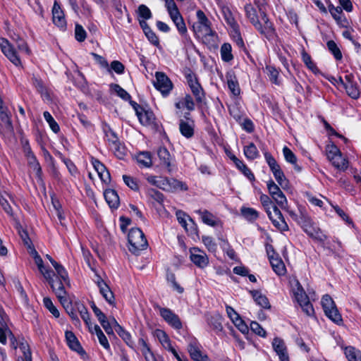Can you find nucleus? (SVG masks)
<instances>
[{
  "instance_id": "nucleus-1",
  "label": "nucleus",
  "mask_w": 361,
  "mask_h": 361,
  "mask_svg": "<svg viewBox=\"0 0 361 361\" xmlns=\"http://www.w3.org/2000/svg\"><path fill=\"white\" fill-rule=\"evenodd\" d=\"M15 45L7 39L0 38V48L4 56L16 66H21L22 62L20 53L30 56L31 51L27 42L19 36L12 38Z\"/></svg>"
},
{
  "instance_id": "nucleus-2",
  "label": "nucleus",
  "mask_w": 361,
  "mask_h": 361,
  "mask_svg": "<svg viewBox=\"0 0 361 361\" xmlns=\"http://www.w3.org/2000/svg\"><path fill=\"white\" fill-rule=\"evenodd\" d=\"M54 276L55 274L54 271H52L49 274V278L44 279L51 286V288L56 294L61 304L64 307H67L70 305V300L68 299L67 292L65 290L64 286L69 283V278L68 277V279L66 281L61 277H59L57 274L56 279H54Z\"/></svg>"
},
{
  "instance_id": "nucleus-3",
  "label": "nucleus",
  "mask_w": 361,
  "mask_h": 361,
  "mask_svg": "<svg viewBox=\"0 0 361 361\" xmlns=\"http://www.w3.org/2000/svg\"><path fill=\"white\" fill-rule=\"evenodd\" d=\"M128 240L129 250L135 255L147 248L148 243L143 232L138 228H131L128 233Z\"/></svg>"
},
{
  "instance_id": "nucleus-4",
  "label": "nucleus",
  "mask_w": 361,
  "mask_h": 361,
  "mask_svg": "<svg viewBox=\"0 0 361 361\" xmlns=\"http://www.w3.org/2000/svg\"><path fill=\"white\" fill-rule=\"evenodd\" d=\"M197 21L193 24L192 30L198 37L213 35L214 32L212 29V23L202 10L196 12Z\"/></svg>"
},
{
  "instance_id": "nucleus-5",
  "label": "nucleus",
  "mask_w": 361,
  "mask_h": 361,
  "mask_svg": "<svg viewBox=\"0 0 361 361\" xmlns=\"http://www.w3.org/2000/svg\"><path fill=\"white\" fill-rule=\"evenodd\" d=\"M310 236L322 240L323 235H321L319 229L313 226L312 219L305 209L299 208V216L296 221Z\"/></svg>"
},
{
  "instance_id": "nucleus-6",
  "label": "nucleus",
  "mask_w": 361,
  "mask_h": 361,
  "mask_svg": "<svg viewBox=\"0 0 361 361\" xmlns=\"http://www.w3.org/2000/svg\"><path fill=\"white\" fill-rule=\"evenodd\" d=\"M321 302L326 316L336 324L341 323V315L331 296L329 295H324Z\"/></svg>"
},
{
  "instance_id": "nucleus-7",
  "label": "nucleus",
  "mask_w": 361,
  "mask_h": 361,
  "mask_svg": "<svg viewBox=\"0 0 361 361\" xmlns=\"http://www.w3.org/2000/svg\"><path fill=\"white\" fill-rule=\"evenodd\" d=\"M187 342L188 351L194 361H210L208 356L202 352L201 345L195 338L188 337Z\"/></svg>"
},
{
  "instance_id": "nucleus-8",
  "label": "nucleus",
  "mask_w": 361,
  "mask_h": 361,
  "mask_svg": "<svg viewBox=\"0 0 361 361\" xmlns=\"http://www.w3.org/2000/svg\"><path fill=\"white\" fill-rule=\"evenodd\" d=\"M154 85L163 96H167L173 89V84L168 76L162 72H156Z\"/></svg>"
},
{
  "instance_id": "nucleus-9",
  "label": "nucleus",
  "mask_w": 361,
  "mask_h": 361,
  "mask_svg": "<svg viewBox=\"0 0 361 361\" xmlns=\"http://www.w3.org/2000/svg\"><path fill=\"white\" fill-rule=\"evenodd\" d=\"M186 79L187 83L196 102L197 103H202L205 99V94L196 76L194 74L190 73L187 75Z\"/></svg>"
},
{
  "instance_id": "nucleus-10",
  "label": "nucleus",
  "mask_w": 361,
  "mask_h": 361,
  "mask_svg": "<svg viewBox=\"0 0 361 361\" xmlns=\"http://www.w3.org/2000/svg\"><path fill=\"white\" fill-rule=\"evenodd\" d=\"M272 224L282 231H288V226L283 217L281 211L276 206L266 212Z\"/></svg>"
},
{
  "instance_id": "nucleus-11",
  "label": "nucleus",
  "mask_w": 361,
  "mask_h": 361,
  "mask_svg": "<svg viewBox=\"0 0 361 361\" xmlns=\"http://www.w3.org/2000/svg\"><path fill=\"white\" fill-rule=\"evenodd\" d=\"M190 260L198 267L204 268L209 264V258L207 254L198 247L190 250Z\"/></svg>"
},
{
  "instance_id": "nucleus-12",
  "label": "nucleus",
  "mask_w": 361,
  "mask_h": 361,
  "mask_svg": "<svg viewBox=\"0 0 361 361\" xmlns=\"http://www.w3.org/2000/svg\"><path fill=\"white\" fill-rule=\"evenodd\" d=\"M261 16L264 25L260 23V27L256 29L269 40L273 39L276 37V32L272 23L269 21L264 12H262Z\"/></svg>"
},
{
  "instance_id": "nucleus-13",
  "label": "nucleus",
  "mask_w": 361,
  "mask_h": 361,
  "mask_svg": "<svg viewBox=\"0 0 361 361\" xmlns=\"http://www.w3.org/2000/svg\"><path fill=\"white\" fill-rule=\"evenodd\" d=\"M0 127L6 132L13 130V123L11 120V113L7 106L0 105Z\"/></svg>"
},
{
  "instance_id": "nucleus-14",
  "label": "nucleus",
  "mask_w": 361,
  "mask_h": 361,
  "mask_svg": "<svg viewBox=\"0 0 361 361\" xmlns=\"http://www.w3.org/2000/svg\"><path fill=\"white\" fill-rule=\"evenodd\" d=\"M160 314L163 319L173 328L180 329L182 323L177 314L173 313L171 310L167 308H160Z\"/></svg>"
},
{
  "instance_id": "nucleus-15",
  "label": "nucleus",
  "mask_w": 361,
  "mask_h": 361,
  "mask_svg": "<svg viewBox=\"0 0 361 361\" xmlns=\"http://www.w3.org/2000/svg\"><path fill=\"white\" fill-rule=\"evenodd\" d=\"M226 81L231 94L233 97H238L240 94V87L233 71L230 70L226 72Z\"/></svg>"
},
{
  "instance_id": "nucleus-16",
  "label": "nucleus",
  "mask_w": 361,
  "mask_h": 361,
  "mask_svg": "<svg viewBox=\"0 0 361 361\" xmlns=\"http://www.w3.org/2000/svg\"><path fill=\"white\" fill-rule=\"evenodd\" d=\"M272 347L281 361H289L287 348L282 339L279 338H274L272 341Z\"/></svg>"
},
{
  "instance_id": "nucleus-17",
  "label": "nucleus",
  "mask_w": 361,
  "mask_h": 361,
  "mask_svg": "<svg viewBox=\"0 0 361 361\" xmlns=\"http://www.w3.org/2000/svg\"><path fill=\"white\" fill-rule=\"evenodd\" d=\"M52 16L53 22L56 26L61 28L66 27V22L64 13L61 10L60 5L56 1L54 2L53 6Z\"/></svg>"
},
{
  "instance_id": "nucleus-18",
  "label": "nucleus",
  "mask_w": 361,
  "mask_h": 361,
  "mask_svg": "<svg viewBox=\"0 0 361 361\" xmlns=\"http://www.w3.org/2000/svg\"><path fill=\"white\" fill-rule=\"evenodd\" d=\"M92 164L97 172L101 180L106 184H109L111 180V176L106 166L99 160L95 159L92 160Z\"/></svg>"
},
{
  "instance_id": "nucleus-19",
  "label": "nucleus",
  "mask_w": 361,
  "mask_h": 361,
  "mask_svg": "<svg viewBox=\"0 0 361 361\" xmlns=\"http://www.w3.org/2000/svg\"><path fill=\"white\" fill-rule=\"evenodd\" d=\"M179 130L183 136L189 139L194 135L195 124L193 121H184L181 119L179 122Z\"/></svg>"
},
{
  "instance_id": "nucleus-20",
  "label": "nucleus",
  "mask_w": 361,
  "mask_h": 361,
  "mask_svg": "<svg viewBox=\"0 0 361 361\" xmlns=\"http://www.w3.org/2000/svg\"><path fill=\"white\" fill-rule=\"evenodd\" d=\"M244 11L246 17L255 28L260 27V21L257 13L256 8L250 4H247L244 6Z\"/></svg>"
},
{
  "instance_id": "nucleus-21",
  "label": "nucleus",
  "mask_w": 361,
  "mask_h": 361,
  "mask_svg": "<svg viewBox=\"0 0 361 361\" xmlns=\"http://www.w3.org/2000/svg\"><path fill=\"white\" fill-rule=\"evenodd\" d=\"M66 340L69 348L79 354L85 353L78 338L72 331H66L65 333Z\"/></svg>"
},
{
  "instance_id": "nucleus-22",
  "label": "nucleus",
  "mask_w": 361,
  "mask_h": 361,
  "mask_svg": "<svg viewBox=\"0 0 361 361\" xmlns=\"http://www.w3.org/2000/svg\"><path fill=\"white\" fill-rule=\"evenodd\" d=\"M104 196L109 206L112 209H116L119 206V197L116 190L106 189L104 192Z\"/></svg>"
},
{
  "instance_id": "nucleus-23",
  "label": "nucleus",
  "mask_w": 361,
  "mask_h": 361,
  "mask_svg": "<svg viewBox=\"0 0 361 361\" xmlns=\"http://www.w3.org/2000/svg\"><path fill=\"white\" fill-rule=\"evenodd\" d=\"M208 324L212 328L216 333L221 332L223 330V317L221 314L216 312L207 319Z\"/></svg>"
},
{
  "instance_id": "nucleus-24",
  "label": "nucleus",
  "mask_w": 361,
  "mask_h": 361,
  "mask_svg": "<svg viewBox=\"0 0 361 361\" xmlns=\"http://www.w3.org/2000/svg\"><path fill=\"white\" fill-rule=\"evenodd\" d=\"M269 261L274 271L277 275L283 276L286 274V267L281 258L273 255L269 257Z\"/></svg>"
},
{
  "instance_id": "nucleus-25",
  "label": "nucleus",
  "mask_w": 361,
  "mask_h": 361,
  "mask_svg": "<svg viewBox=\"0 0 361 361\" xmlns=\"http://www.w3.org/2000/svg\"><path fill=\"white\" fill-rule=\"evenodd\" d=\"M221 13L226 23L232 28L234 32H237L239 27L231 9L228 6H224L221 7Z\"/></svg>"
},
{
  "instance_id": "nucleus-26",
  "label": "nucleus",
  "mask_w": 361,
  "mask_h": 361,
  "mask_svg": "<svg viewBox=\"0 0 361 361\" xmlns=\"http://www.w3.org/2000/svg\"><path fill=\"white\" fill-rule=\"evenodd\" d=\"M31 255L34 258L35 263L37 266L39 271L42 274L44 278H49V274L53 271L44 266L42 257L38 255L37 252L34 248L31 249Z\"/></svg>"
},
{
  "instance_id": "nucleus-27",
  "label": "nucleus",
  "mask_w": 361,
  "mask_h": 361,
  "mask_svg": "<svg viewBox=\"0 0 361 361\" xmlns=\"http://www.w3.org/2000/svg\"><path fill=\"white\" fill-rule=\"evenodd\" d=\"M170 18H171L172 21L175 24L178 32L187 37H188V30L185 25V23L183 20V18L180 13L173 14L170 16Z\"/></svg>"
},
{
  "instance_id": "nucleus-28",
  "label": "nucleus",
  "mask_w": 361,
  "mask_h": 361,
  "mask_svg": "<svg viewBox=\"0 0 361 361\" xmlns=\"http://www.w3.org/2000/svg\"><path fill=\"white\" fill-rule=\"evenodd\" d=\"M166 188H167V189H166L165 191L171 192H174L178 190L186 191L188 190V186L185 183L175 178H168Z\"/></svg>"
},
{
  "instance_id": "nucleus-29",
  "label": "nucleus",
  "mask_w": 361,
  "mask_h": 361,
  "mask_svg": "<svg viewBox=\"0 0 361 361\" xmlns=\"http://www.w3.org/2000/svg\"><path fill=\"white\" fill-rule=\"evenodd\" d=\"M98 286L99 288L100 293L104 298L110 305H114L115 298L113 292L110 290L109 287L102 281H98Z\"/></svg>"
},
{
  "instance_id": "nucleus-30",
  "label": "nucleus",
  "mask_w": 361,
  "mask_h": 361,
  "mask_svg": "<svg viewBox=\"0 0 361 361\" xmlns=\"http://www.w3.org/2000/svg\"><path fill=\"white\" fill-rule=\"evenodd\" d=\"M195 212L199 214L204 224L210 226L217 225L218 219L207 210H197Z\"/></svg>"
},
{
  "instance_id": "nucleus-31",
  "label": "nucleus",
  "mask_w": 361,
  "mask_h": 361,
  "mask_svg": "<svg viewBox=\"0 0 361 361\" xmlns=\"http://www.w3.org/2000/svg\"><path fill=\"white\" fill-rule=\"evenodd\" d=\"M140 122L144 126H149L154 123V115L151 111H147L143 108L136 114Z\"/></svg>"
},
{
  "instance_id": "nucleus-32",
  "label": "nucleus",
  "mask_w": 361,
  "mask_h": 361,
  "mask_svg": "<svg viewBox=\"0 0 361 361\" xmlns=\"http://www.w3.org/2000/svg\"><path fill=\"white\" fill-rule=\"evenodd\" d=\"M19 348L23 353V356L18 357V361H32L29 344L24 338L19 341Z\"/></svg>"
},
{
  "instance_id": "nucleus-33",
  "label": "nucleus",
  "mask_w": 361,
  "mask_h": 361,
  "mask_svg": "<svg viewBox=\"0 0 361 361\" xmlns=\"http://www.w3.org/2000/svg\"><path fill=\"white\" fill-rule=\"evenodd\" d=\"M233 162L234 163L236 168L240 171L245 176H246L250 180H255V176L251 170L244 164V162L237 157H233Z\"/></svg>"
},
{
  "instance_id": "nucleus-34",
  "label": "nucleus",
  "mask_w": 361,
  "mask_h": 361,
  "mask_svg": "<svg viewBox=\"0 0 361 361\" xmlns=\"http://www.w3.org/2000/svg\"><path fill=\"white\" fill-rule=\"evenodd\" d=\"M176 107L178 109L185 108L188 111L195 109V102L190 94H185L184 97L176 102Z\"/></svg>"
},
{
  "instance_id": "nucleus-35",
  "label": "nucleus",
  "mask_w": 361,
  "mask_h": 361,
  "mask_svg": "<svg viewBox=\"0 0 361 361\" xmlns=\"http://www.w3.org/2000/svg\"><path fill=\"white\" fill-rule=\"evenodd\" d=\"M251 295L255 302L263 308H269L270 304L267 298L259 290H250Z\"/></svg>"
},
{
  "instance_id": "nucleus-36",
  "label": "nucleus",
  "mask_w": 361,
  "mask_h": 361,
  "mask_svg": "<svg viewBox=\"0 0 361 361\" xmlns=\"http://www.w3.org/2000/svg\"><path fill=\"white\" fill-rule=\"evenodd\" d=\"M283 154L286 161L291 164L295 170L300 172L301 171V168L297 164V157L294 153L288 147L285 146L283 148Z\"/></svg>"
},
{
  "instance_id": "nucleus-37",
  "label": "nucleus",
  "mask_w": 361,
  "mask_h": 361,
  "mask_svg": "<svg viewBox=\"0 0 361 361\" xmlns=\"http://www.w3.org/2000/svg\"><path fill=\"white\" fill-rule=\"evenodd\" d=\"M9 200L13 202V197L7 193L4 195L0 193V204L3 209L10 216H13V211Z\"/></svg>"
},
{
  "instance_id": "nucleus-38",
  "label": "nucleus",
  "mask_w": 361,
  "mask_h": 361,
  "mask_svg": "<svg viewBox=\"0 0 361 361\" xmlns=\"http://www.w3.org/2000/svg\"><path fill=\"white\" fill-rule=\"evenodd\" d=\"M243 153L248 160H254L259 156V151L253 142L244 146Z\"/></svg>"
},
{
  "instance_id": "nucleus-39",
  "label": "nucleus",
  "mask_w": 361,
  "mask_h": 361,
  "mask_svg": "<svg viewBox=\"0 0 361 361\" xmlns=\"http://www.w3.org/2000/svg\"><path fill=\"white\" fill-rule=\"evenodd\" d=\"M157 153L161 164L165 166L168 169V171H170L171 157L168 149L166 147H160Z\"/></svg>"
},
{
  "instance_id": "nucleus-40",
  "label": "nucleus",
  "mask_w": 361,
  "mask_h": 361,
  "mask_svg": "<svg viewBox=\"0 0 361 361\" xmlns=\"http://www.w3.org/2000/svg\"><path fill=\"white\" fill-rule=\"evenodd\" d=\"M47 258L49 260L52 266L56 270V274H58L59 277H61L64 281H67L68 279V272L66 271V269L63 267V265L56 262L51 257H50L49 255H47Z\"/></svg>"
},
{
  "instance_id": "nucleus-41",
  "label": "nucleus",
  "mask_w": 361,
  "mask_h": 361,
  "mask_svg": "<svg viewBox=\"0 0 361 361\" xmlns=\"http://www.w3.org/2000/svg\"><path fill=\"white\" fill-rule=\"evenodd\" d=\"M102 130L104 133V139L108 142L109 146L118 140L116 134L112 130L109 125L106 123L103 124Z\"/></svg>"
},
{
  "instance_id": "nucleus-42",
  "label": "nucleus",
  "mask_w": 361,
  "mask_h": 361,
  "mask_svg": "<svg viewBox=\"0 0 361 361\" xmlns=\"http://www.w3.org/2000/svg\"><path fill=\"white\" fill-rule=\"evenodd\" d=\"M138 164L143 167H150L152 165L151 154L148 152H142L137 156Z\"/></svg>"
},
{
  "instance_id": "nucleus-43",
  "label": "nucleus",
  "mask_w": 361,
  "mask_h": 361,
  "mask_svg": "<svg viewBox=\"0 0 361 361\" xmlns=\"http://www.w3.org/2000/svg\"><path fill=\"white\" fill-rule=\"evenodd\" d=\"M240 213L242 216L249 221H255L259 217L258 212L251 207H241Z\"/></svg>"
},
{
  "instance_id": "nucleus-44",
  "label": "nucleus",
  "mask_w": 361,
  "mask_h": 361,
  "mask_svg": "<svg viewBox=\"0 0 361 361\" xmlns=\"http://www.w3.org/2000/svg\"><path fill=\"white\" fill-rule=\"evenodd\" d=\"M344 353L348 361H361V352L352 346L346 347Z\"/></svg>"
},
{
  "instance_id": "nucleus-45",
  "label": "nucleus",
  "mask_w": 361,
  "mask_h": 361,
  "mask_svg": "<svg viewBox=\"0 0 361 361\" xmlns=\"http://www.w3.org/2000/svg\"><path fill=\"white\" fill-rule=\"evenodd\" d=\"M221 59L225 62H229L233 59L232 47L229 43H224L220 49Z\"/></svg>"
},
{
  "instance_id": "nucleus-46",
  "label": "nucleus",
  "mask_w": 361,
  "mask_h": 361,
  "mask_svg": "<svg viewBox=\"0 0 361 361\" xmlns=\"http://www.w3.org/2000/svg\"><path fill=\"white\" fill-rule=\"evenodd\" d=\"M109 147L118 159H123L126 154V149L119 140L109 145Z\"/></svg>"
},
{
  "instance_id": "nucleus-47",
  "label": "nucleus",
  "mask_w": 361,
  "mask_h": 361,
  "mask_svg": "<svg viewBox=\"0 0 361 361\" xmlns=\"http://www.w3.org/2000/svg\"><path fill=\"white\" fill-rule=\"evenodd\" d=\"M334 167L339 170L345 171L348 168V161L347 159L343 157L342 154L340 153L338 155L332 158L330 161Z\"/></svg>"
},
{
  "instance_id": "nucleus-48",
  "label": "nucleus",
  "mask_w": 361,
  "mask_h": 361,
  "mask_svg": "<svg viewBox=\"0 0 361 361\" xmlns=\"http://www.w3.org/2000/svg\"><path fill=\"white\" fill-rule=\"evenodd\" d=\"M295 283L297 288L294 290V295L296 300L300 305L302 302H307V300H309V299L307 295L302 288L300 283L298 281H296Z\"/></svg>"
},
{
  "instance_id": "nucleus-49",
  "label": "nucleus",
  "mask_w": 361,
  "mask_h": 361,
  "mask_svg": "<svg viewBox=\"0 0 361 361\" xmlns=\"http://www.w3.org/2000/svg\"><path fill=\"white\" fill-rule=\"evenodd\" d=\"M265 70L271 82L276 85H279L281 82L278 79L279 75L278 70L272 66H267Z\"/></svg>"
},
{
  "instance_id": "nucleus-50",
  "label": "nucleus",
  "mask_w": 361,
  "mask_h": 361,
  "mask_svg": "<svg viewBox=\"0 0 361 361\" xmlns=\"http://www.w3.org/2000/svg\"><path fill=\"white\" fill-rule=\"evenodd\" d=\"M138 20H149L152 18V14L150 9L145 4H141L137 10Z\"/></svg>"
},
{
  "instance_id": "nucleus-51",
  "label": "nucleus",
  "mask_w": 361,
  "mask_h": 361,
  "mask_svg": "<svg viewBox=\"0 0 361 361\" xmlns=\"http://www.w3.org/2000/svg\"><path fill=\"white\" fill-rule=\"evenodd\" d=\"M302 61L310 70H311L315 74L319 73V69L317 68L316 64L312 61L310 55H309L305 51H303L302 53Z\"/></svg>"
},
{
  "instance_id": "nucleus-52",
  "label": "nucleus",
  "mask_w": 361,
  "mask_h": 361,
  "mask_svg": "<svg viewBox=\"0 0 361 361\" xmlns=\"http://www.w3.org/2000/svg\"><path fill=\"white\" fill-rule=\"evenodd\" d=\"M347 94L353 99L358 98L360 91L354 82L345 83L344 86Z\"/></svg>"
},
{
  "instance_id": "nucleus-53",
  "label": "nucleus",
  "mask_w": 361,
  "mask_h": 361,
  "mask_svg": "<svg viewBox=\"0 0 361 361\" xmlns=\"http://www.w3.org/2000/svg\"><path fill=\"white\" fill-rule=\"evenodd\" d=\"M43 116L45 121L49 123V126L52 131L55 133H58L60 130L59 126L52 117L51 114L49 111H44L43 113Z\"/></svg>"
},
{
  "instance_id": "nucleus-54",
  "label": "nucleus",
  "mask_w": 361,
  "mask_h": 361,
  "mask_svg": "<svg viewBox=\"0 0 361 361\" xmlns=\"http://www.w3.org/2000/svg\"><path fill=\"white\" fill-rule=\"evenodd\" d=\"M111 88L123 100L128 101L130 99V95L120 85L117 84H112L111 85Z\"/></svg>"
},
{
  "instance_id": "nucleus-55",
  "label": "nucleus",
  "mask_w": 361,
  "mask_h": 361,
  "mask_svg": "<svg viewBox=\"0 0 361 361\" xmlns=\"http://www.w3.org/2000/svg\"><path fill=\"white\" fill-rule=\"evenodd\" d=\"M202 240L208 251L211 252H215L217 249V245L214 242V239L210 236H202Z\"/></svg>"
},
{
  "instance_id": "nucleus-56",
  "label": "nucleus",
  "mask_w": 361,
  "mask_h": 361,
  "mask_svg": "<svg viewBox=\"0 0 361 361\" xmlns=\"http://www.w3.org/2000/svg\"><path fill=\"white\" fill-rule=\"evenodd\" d=\"M32 83L33 86L36 88L37 91L39 92L41 94L47 93L46 87L41 78L37 77L36 75H33L32 78Z\"/></svg>"
},
{
  "instance_id": "nucleus-57",
  "label": "nucleus",
  "mask_w": 361,
  "mask_h": 361,
  "mask_svg": "<svg viewBox=\"0 0 361 361\" xmlns=\"http://www.w3.org/2000/svg\"><path fill=\"white\" fill-rule=\"evenodd\" d=\"M327 47L336 60H341L342 59V54L334 41H329L327 42Z\"/></svg>"
},
{
  "instance_id": "nucleus-58",
  "label": "nucleus",
  "mask_w": 361,
  "mask_h": 361,
  "mask_svg": "<svg viewBox=\"0 0 361 361\" xmlns=\"http://www.w3.org/2000/svg\"><path fill=\"white\" fill-rule=\"evenodd\" d=\"M43 303L45 307L49 310V311L53 314L54 317L58 318L60 315L59 311L54 306L51 300L49 298H44L43 300Z\"/></svg>"
},
{
  "instance_id": "nucleus-59",
  "label": "nucleus",
  "mask_w": 361,
  "mask_h": 361,
  "mask_svg": "<svg viewBox=\"0 0 361 361\" xmlns=\"http://www.w3.org/2000/svg\"><path fill=\"white\" fill-rule=\"evenodd\" d=\"M271 197L281 208H285L288 204L287 199L281 190L272 195Z\"/></svg>"
},
{
  "instance_id": "nucleus-60",
  "label": "nucleus",
  "mask_w": 361,
  "mask_h": 361,
  "mask_svg": "<svg viewBox=\"0 0 361 361\" xmlns=\"http://www.w3.org/2000/svg\"><path fill=\"white\" fill-rule=\"evenodd\" d=\"M87 33L81 25L76 24L75 27V37L78 42H83L86 39Z\"/></svg>"
},
{
  "instance_id": "nucleus-61",
  "label": "nucleus",
  "mask_w": 361,
  "mask_h": 361,
  "mask_svg": "<svg viewBox=\"0 0 361 361\" xmlns=\"http://www.w3.org/2000/svg\"><path fill=\"white\" fill-rule=\"evenodd\" d=\"M176 217H177V219H178V221L179 222V224L185 229V230H188L187 228V221H192V219L183 212L179 210V211H177L176 213Z\"/></svg>"
},
{
  "instance_id": "nucleus-62",
  "label": "nucleus",
  "mask_w": 361,
  "mask_h": 361,
  "mask_svg": "<svg viewBox=\"0 0 361 361\" xmlns=\"http://www.w3.org/2000/svg\"><path fill=\"white\" fill-rule=\"evenodd\" d=\"M29 165L36 171L37 176H40L42 173L41 166L37 161L36 157L33 154L27 158Z\"/></svg>"
},
{
  "instance_id": "nucleus-63",
  "label": "nucleus",
  "mask_w": 361,
  "mask_h": 361,
  "mask_svg": "<svg viewBox=\"0 0 361 361\" xmlns=\"http://www.w3.org/2000/svg\"><path fill=\"white\" fill-rule=\"evenodd\" d=\"M118 334L126 343L128 345H133V341L130 334L126 331L123 327L119 326V331H118Z\"/></svg>"
},
{
  "instance_id": "nucleus-64",
  "label": "nucleus",
  "mask_w": 361,
  "mask_h": 361,
  "mask_svg": "<svg viewBox=\"0 0 361 361\" xmlns=\"http://www.w3.org/2000/svg\"><path fill=\"white\" fill-rule=\"evenodd\" d=\"M326 152L327 158L329 161L341 153L340 149L334 144L327 145Z\"/></svg>"
}]
</instances>
